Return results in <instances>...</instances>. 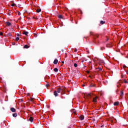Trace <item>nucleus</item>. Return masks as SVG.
<instances>
[{
    "mask_svg": "<svg viewBox=\"0 0 128 128\" xmlns=\"http://www.w3.org/2000/svg\"><path fill=\"white\" fill-rule=\"evenodd\" d=\"M54 70L55 72H58V68H54Z\"/></svg>",
    "mask_w": 128,
    "mask_h": 128,
    "instance_id": "nucleus-17",
    "label": "nucleus"
},
{
    "mask_svg": "<svg viewBox=\"0 0 128 128\" xmlns=\"http://www.w3.org/2000/svg\"><path fill=\"white\" fill-rule=\"evenodd\" d=\"M36 12H42V10L41 9H37L36 10Z\"/></svg>",
    "mask_w": 128,
    "mask_h": 128,
    "instance_id": "nucleus-21",
    "label": "nucleus"
},
{
    "mask_svg": "<svg viewBox=\"0 0 128 128\" xmlns=\"http://www.w3.org/2000/svg\"><path fill=\"white\" fill-rule=\"evenodd\" d=\"M0 36H4V33H2V32H0Z\"/></svg>",
    "mask_w": 128,
    "mask_h": 128,
    "instance_id": "nucleus-25",
    "label": "nucleus"
},
{
    "mask_svg": "<svg viewBox=\"0 0 128 128\" xmlns=\"http://www.w3.org/2000/svg\"><path fill=\"white\" fill-rule=\"evenodd\" d=\"M79 118L80 120H84V116L83 115H82L79 117Z\"/></svg>",
    "mask_w": 128,
    "mask_h": 128,
    "instance_id": "nucleus-3",
    "label": "nucleus"
},
{
    "mask_svg": "<svg viewBox=\"0 0 128 128\" xmlns=\"http://www.w3.org/2000/svg\"><path fill=\"white\" fill-rule=\"evenodd\" d=\"M28 32L26 31L23 32V34H25V36H28Z\"/></svg>",
    "mask_w": 128,
    "mask_h": 128,
    "instance_id": "nucleus-14",
    "label": "nucleus"
},
{
    "mask_svg": "<svg viewBox=\"0 0 128 128\" xmlns=\"http://www.w3.org/2000/svg\"><path fill=\"white\" fill-rule=\"evenodd\" d=\"M46 86L47 88H48V86H50V84H46Z\"/></svg>",
    "mask_w": 128,
    "mask_h": 128,
    "instance_id": "nucleus-33",
    "label": "nucleus"
},
{
    "mask_svg": "<svg viewBox=\"0 0 128 128\" xmlns=\"http://www.w3.org/2000/svg\"><path fill=\"white\" fill-rule=\"evenodd\" d=\"M123 68H126V66L125 65V64H124V66H123Z\"/></svg>",
    "mask_w": 128,
    "mask_h": 128,
    "instance_id": "nucleus-35",
    "label": "nucleus"
},
{
    "mask_svg": "<svg viewBox=\"0 0 128 128\" xmlns=\"http://www.w3.org/2000/svg\"><path fill=\"white\" fill-rule=\"evenodd\" d=\"M96 98H98V96H96L93 98V102H96Z\"/></svg>",
    "mask_w": 128,
    "mask_h": 128,
    "instance_id": "nucleus-10",
    "label": "nucleus"
},
{
    "mask_svg": "<svg viewBox=\"0 0 128 128\" xmlns=\"http://www.w3.org/2000/svg\"><path fill=\"white\" fill-rule=\"evenodd\" d=\"M62 52H64V50H62Z\"/></svg>",
    "mask_w": 128,
    "mask_h": 128,
    "instance_id": "nucleus-48",
    "label": "nucleus"
},
{
    "mask_svg": "<svg viewBox=\"0 0 128 128\" xmlns=\"http://www.w3.org/2000/svg\"><path fill=\"white\" fill-rule=\"evenodd\" d=\"M58 18H63L64 16L62 14H60L58 16Z\"/></svg>",
    "mask_w": 128,
    "mask_h": 128,
    "instance_id": "nucleus-16",
    "label": "nucleus"
},
{
    "mask_svg": "<svg viewBox=\"0 0 128 128\" xmlns=\"http://www.w3.org/2000/svg\"><path fill=\"white\" fill-rule=\"evenodd\" d=\"M72 112H76V110L73 109V110H72Z\"/></svg>",
    "mask_w": 128,
    "mask_h": 128,
    "instance_id": "nucleus-30",
    "label": "nucleus"
},
{
    "mask_svg": "<svg viewBox=\"0 0 128 128\" xmlns=\"http://www.w3.org/2000/svg\"><path fill=\"white\" fill-rule=\"evenodd\" d=\"M74 52H78V50H76V48L74 49Z\"/></svg>",
    "mask_w": 128,
    "mask_h": 128,
    "instance_id": "nucleus-31",
    "label": "nucleus"
},
{
    "mask_svg": "<svg viewBox=\"0 0 128 128\" xmlns=\"http://www.w3.org/2000/svg\"><path fill=\"white\" fill-rule=\"evenodd\" d=\"M120 98H122V96H124V91H120Z\"/></svg>",
    "mask_w": 128,
    "mask_h": 128,
    "instance_id": "nucleus-8",
    "label": "nucleus"
},
{
    "mask_svg": "<svg viewBox=\"0 0 128 128\" xmlns=\"http://www.w3.org/2000/svg\"><path fill=\"white\" fill-rule=\"evenodd\" d=\"M94 86H96V84H92L90 86V88H92V87H94Z\"/></svg>",
    "mask_w": 128,
    "mask_h": 128,
    "instance_id": "nucleus-20",
    "label": "nucleus"
},
{
    "mask_svg": "<svg viewBox=\"0 0 128 128\" xmlns=\"http://www.w3.org/2000/svg\"><path fill=\"white\" fill-rule=\"evenodd\" d=\"M12 46H15L16 45V42H12Z\"/></svg>",
    "mask_w": 128,
    "mask_h": 128,
    "instance_id": "nucleus-29",
    "label": "nucleus"
},
{
    "mask_svg": "<svg viewBox=\"0 0 128 128\" xmlns=\"http://www.w3.org/2000/svg\"><path fill=\"white\" fill-rule=\"evenodd\" d=\"M101 50H102L104 49H102V48H100Z\"/></svg>",
    "mask_w": 128,
    "mask_h": 128,
    "instance_id": "nucleus-42",
    "label": "nucleus"
},
{
    "mask_svg": "<svg viewBox=\"0 0 128 128\" xmlns=\"http://www.w3.org/2000/svg\"><path fill=\"white\" fill-rule=\"evenodd\" d=\"M16 36H20V34H16Z\"/></svg>",
    "mask_w": 128,
    "mask_h": 128,
    "instance_id": "nucleus-34",
    "label": "nucleus"
},
{
    "mask_svg": "<svg viewBox=\"0 0 128 128\" xmlns=\"http://www.w3.org/2000/svg\"><path fill=\"white\" fill-rule=\"evenodd\" d=\"M88 98H92V93H89V94H88Z\"/></svg>",
    "mask_w": 128,
    "mask_h": 128,
    "instance_id": "nucleus-9",
    "label": "nucleus"
},
{
    "mask_svg": "<svg viewBox=\"0 0 128 128\" xmlns=\"http://www.w3.org/2000/svg\"><path fill=\"white\" fill-rule=\"evenodd\" d=\"M6 26H12L11 22H6Z\"/></svg>",
    "mask_w": 128,
    "mask_h": 128,
    "instance_id": "nucleus-6",
    "label": "nucleus"
},
{
    "mask_svg": "<svg viewBox=\"0 0 128 128\" xmlns=\"http://www.w3.org/2000/svg\"><path fill=\"white\" fill-rule=\"evenodd\" d=\"M10 15H11L10 12L8 13V16H10Z\"/></svg>",
    "mask_w": 128,
    "mask_h": 128,
    "instance_id": "nucleus-36",
    "label": "nucleus"
},
{
    "mask_svg": "<svg viewBox=\"0 0 128 128\" xmlns=\"http://www.w3.org/2000/svg\"><path fill=\"white\" fill-rule=\"evenodd\" d=\"M19 40H20V38H18V37H17V38H16V42H18Z\"/></svg>",
    "mask_w": 128,
    "mask_h": 128,
    "instance_id": "nucleus-23",
    "label": "nucleus"
},
{
    "mask_svg": "<svg viewBox=\"0 0 128 128\" xmlns=\"http://www.w3.org/2000/svg\"><path fill=\"white\" fill-rule=\"evenodd\" d=\"M30 100L32 101V98H31Z\"/></svg>",
    "mask_w": 128,
    "mask_h": 128,
    "instance_id": "nucleus-43",
    "label": "nucleus"
},
{
    "mask_svg": "<svg viewBox=\"0 0 128 128\" xmlns=\"http://www.w3.org/2000/svg\"><path fill=\"white\" fill-rule=\"evenodd\" d=\"M8 36L9 38H11V36H12V33H8Z\"/></svg>",
    "mask_w": 128,
    "mask_h": 128,
    "instance_id": "nucleus-18",
    "label": "nucleus"
},
{
    "mask_svg": "<svg viewBox=\"0 0 128 128\" xmlns=\"http://www.w3.org/2000/svg\"><path fill=\"white\" fill-rule=\"evenodd\" d=\"M86 72L87 74H90V71H87Z\"/></svg>",
    "mask_w": 128,
    "mask_h": 128,
    "instance_id": "nucleus-39",
    "label": "nucleus"
},
{
    "mask_svg": "<svg viewBox=\"0 0 128 128\" xmlns=\"http://www.w3.org/2000/svg\"><path fill=\"white\" fill-rule=\"evenodd\" d=\"M18 16H20V14H21L20 12H18Z\"/></svg>",
    "mask_w": 128,
    "mask_h": 128,
    "instance_id": "nucleus-28",
    "label": "nucleus"
},
{
    "mask_svg": "<svg viewBox=\"0 0 128 128\" xmlns=\"http://www.w3.org/2000/svg\"><path fill=\"white\" fill-rule=\"evenodd\" d=\"M64 92V90H62V89L61 88H57V90L56 91L58 94H60V92Z\"/></svg>",
    "mask_w": 128,
    "mask_h": 128,
    "instance_id": "nucleus-2",
    "label": "nucleus"
},
{
    "mask_svg": "<svg viewBox=\"0 0 128 128\" xmlns=\"http://www.w3.org/2000/svg\"><path fill=\"white\" fill-rule=\"evenodd\" d=\"M90 36H93L94 38H98V34H94L92 32H90Z\"/></svg>",
    "mask_w": 128,
    "mask_h": 128,
    "instance_id": "nucleus-1",
    "label": "nucleus"
},
{
    "mask_svg": "<svg viewBox=\"0 0 128 128\" xmlns=\"http://www.w3.org/2000/svg\"><path fill=\"white\" fill-rule=\"evenodd\" d=\"M10 110H11V112H16V108H11Z\"/></svg>",
    "mask_w": 128,
    "mask_h": 128,
    "instance_id": "nucleus-5",
    "label": "nucleus"
},
{
    "mask_svg": "<svg viewBox=\"0 0 128 128\" xmlns=\"http://www.w3.org/2000/svg\"><path fill=\"white\" fill-rule=\"evenodd\" d=\"M12 6H16V4L14 3L12 4Z\"/></svg>",
    "mask_w": 128,
    "mask_h": 128,
    "instance_id": "nucleus-27",
    "label": "nucleus"
},
{
    "mask_svg": "<svg viewBox=\"0 0 128 128\" xmlns=\"http://www.w3.org/2000/svg\"><path fill=\"white\" fill-rule=\"evenodd\" d=\"M124 82L125 84H128V81L126 80H124Z\"/></svg>",
    "mask_w": 128,
    "mask_h": 128,
    "instance_id": "nucleus-26",
    "label": "nucleus"
},
{
    "mask_svg": "<svg viewBox=\"0 0 128 128\" xmlns=\"http://www.w3.org/2000/svg\"><path fill=\"white\" fill-rule=\"evenodd\" d=\"M58 62V60L57 59H56L54 60V64H56Z\"/></svg>",
    "mask_w": 128,
    "mask_h": 128,
    "instance_id": "nucleus-7",
    "label": "nucleus"
},
{
    "mask_svg": "<svg viewBox=\"0 0 128 128\" xmlns=\"http://www.w3.org/2000/svg\"><path fill=\"white\" fill-rule=\"evenodd\" d=\"M21 102H24V100L23 99H20Z\"/></svg>",
    "mask_w": 128,
    "mask_h": 128,
    "instance_id": "nucleus-40",
    "label": "nucleus"
},
{
    "mask_svg": "<svg viewBox=\"0 0 128 128\" xmlns=\"http://www.w3.org/2000/svg\"><path fill=\"white\" fill-rule=\"evenodd\" d=\"M96 70L98 72H100V70H102V69L100 68H96Z\"/></svg>",
    "mask_w": 128,
    "mask_h": 128,
    "instance_id": "nucleus-19",
    "label": "nucleus"
},
{
    "mask_svg": "<svg viewBox=\"0 0 128 128\" xmlns=\"http://www.w3.org/2000/svg\"><path fill=\"white\" fill-rule=\"evenodd\" d=\"M86 85L84 84H82V86H85Z\"/></svg>",
    "mask_w": 128,
    "mask_h": 128,
    "instance_id": "nucleus-38",
    "label": "nucleus"
},
{
    "mask_svg": "<svg viewBox=\"0 0 128 128\" xmlns=\"http://www.w3.org/2000/svg\"><path fill=\"white\" fill-rule=\"evenodd\" d=\"M62 64H64V62L62 61Z\"/></svg>",
    "mask_w": 128,
    "mask_h": 128,
    "instance_id": "nucleus-41",
    "label": "nucleus"
},
{
    "mask_svg": "<svg viewBox=\"0 0 128 128\" xmlns=\"http://www.w3.org/2000/svg\"><path fill=\"white\" fill-rule=\"evenodd\" d=\"M114 106H118L120 104V102H114Z\"/></svg>",
    "mask_w": 128,
    "mask_h": 128,
    "instance_id": "nucleus-11",
    "label": "nucleus"
},
{
    "mask_svg": "<svg viewBox=\"0 0 128 128\" xmlns=\"http://www.w3.org/2000/svg\"><path fill=\"white\" fill-rule=\"evenodd\" d=\"M12 32H14V29L12 28Z\"/></svg>",
    "mask_w": 128,
    "mask_h": 128,
    "instance_id": "nucleus-37",
    "label": "nucleus"
},
{
    "mask_svg": "<svg viewBox=\"0 0 128 128\" xmlns=\"http://www.w3.org/2000/svg\"><path fill=\"white\" fill-rule=\"evenodd\" d=\"M12 116H14V118H16V116H18V114H16V113L13 114Z\"/></svg>",
    "mask_w": 128,
    "mask_h": 128,
    "instance_id": "nucleus-13",
    "label": "nucleus"
},
{
    "mask_svg": "<svg viewBox=\"0 0 128 128\" xmlns=\"http://www.w3.org/2000/svg\"><path fill=\"white\" fill-rule=\"evenodd\" d=\"M74 68H78V64H74Z\"/></svg>",
    "mask_w": 128,
    "mask_h": 128,
    "instance_id": "nucleus-24",
    "label": "nucleus"
},
{
    "mask_svg": "<svg viewBox=\"0 0 128 128\" xmlns=\"http://www.w3.org/2000/svg\"><path fill=\"white\" fill-rule=\"evenodd\" d=\"M127 74H128V72H126Z\"/></svg>",
    "mask_w": 128,
    "mask_h": 128,
    "instance_id": "nucleus-45",
    "label": "nucleus"
},
{
    "mask_svg": "<svg viewBox=\"0 0 128 128\" xmlns=\"http://www.w3.org/2000/svg\"><path fill=\"white\" fill-rule=\"evenodd\" d=\"M54 94L55 96H58V92L56 91H54Z\"/></svg>",
    "mask_w": 128,
    "mask_h": 128,
    "instance_id": "nucleus-4",
    "label": "nucleus"
},
{
    "mask_svg": "<svg viewBox=\"0 0 128 128\" xmlns=\"http://www.w3.org/2000/svg\"><path fill=\"white\" fill-rule=\"evenodd\" d=\"M94 120H95L94 119V120H93V122H94Z\"/></svg>",
    "mask_w": 128,
    "mask_h": 128,
    "instance_id": "nucleus-46",
    "label": "nucleus"
},
{
    "mask_svg": "<svg viewBox=\"0 0 128 128\" xmlns=\"http://www.w3.org/2000/svg\"><path fill=\"white\" fill-rule=\"evenodd\" d=\"M29 120L31 122H32L34 119L32 118V117L30 116V118H29Z\"/></svg>",
    "mask_w": 128,
    "mask_h": 128,
    "instance_id": "nucleus-15",
    "label": "nucleus"
},
{
    "mask_svg": "<svg viewBox=\"0 0 128 128\" xmlns=\"http://www.w3.org/2000/svg\"><path fill=\"white\" fill-rule=\"evenodd\" d=\"M68 128H71L70 127H68Z\"/></svg>",
    "mask_w": 128,
    "mask_h": 128,
    "instance_id": "nucleus-47",
    "label": "nucleus"
},
{
    "mask_svg": "<svg viewBox=\"0 0 128 128\" xmlns=\"http://www.w3.org/2000/svg\"><path fill=\"white\" fill-rule=\"evenodd\" d=\"M30 48V46L28 44H26L24 46V48Z\"/></svg>",
    "mask_w": 128,
    "mask_h": 128,
    "instance_id": "nucleus-12",
    "label": "nucleus"
},
{
    "mask_svg": "<svg viewBox=\"0 0 128 128\" xmlns=\"http://www.w3.org/2000/svg\"><path fill=\"white\" fill-rule=\"evenodd\" d=\"M34 36L35 38H36V36H38V34H34Z\"/></svg>",
    "mask_w": 128,
    "mask_h": 128,
    "instance_id": "nucleus-32",
    "label": "nucleus"
},
{
    "mask_svg": "<svg viewBox=\"0 0 128 128\" xmlns=\"http://www.w3.org/2000/svg\"><path fill=\"white\" fill-rule=\"evenodd\" d=\"M102 126H104L102 125V126H101V128H102Z\"/></svg>",
    "mask_w": 128,
    "mask_h": 128,
    "instance_id": "nucleus-44",
    "label": "nucleus"
},
{
    "mask_svg": "<svg viewBox=\"0 0 128 128\" xmlns=\"http://www.w3.org/2000/svg\"><path fill=\"white\" fill-rule=\"evenodd\" d=\"M105 23H106V22H104L103 20H101L100 22V24H104Z\"/></svg>",
    "mask_w": 128,
    "mask_h": 128,
    "instance_id": "nucleus-22",
    "label": "nucleus"
}]
</instances>
